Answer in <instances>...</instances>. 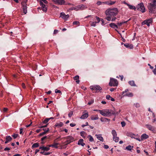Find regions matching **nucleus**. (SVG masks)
Returning <instances> with one entry per match:
<instances>
[{"instance_id":"nucleus-55","label":"nucleus","mask_w":156,"mask_h":156,"mask_svg":"<svg viewBox=\"0 0 156 156\" xmlns=\"http://www.w3.org/2000/svg\"><path fill=\"white\" fill-rule=\"evenodd\" d=\"M155 69H154V70H153V72L154 73V74H156V65H155Z\"/></svg>"},{"instance_id":"nucleus-32","label":"nucleus","mask_w":156,"mask_h":156,"mask_svg":"<svg viewBox=\"0 0 156 156\" xmlns=\"http://www.w3.org/2000/svg\"><path fill=\"white\" fill-rule=\"evenodd\" d=\"M130 20V19L129 20H128L126 21H122V22L118 23H117V25L118 26H121L123 23H127L129 20Z\"/></svg>"},{"instance_id":"nucleus-53","label":"nucleus","mask_w":156,"mask_h":156,"mask_svg":"<svg viewBox=\"0 0 156 156\" xmlns=\"http://www.w3.org/2000/svg\"><path fill=\"white\" fill-rule=\"evenodd\" d=\"M98 139L102 141H103L104 140L103 137H97Z\"/></svg>"},{"instance_id":"nucleus-60","label":"nucleus","mask_w":156,"mask_h":156,"mask_svg":"<svg viewBox=\"0 0 156 156\" xmlns=\"http://www.w3.org/2000/svg\"><path fill=\"white\" fill-rule=\"evenodd\" d=\"M10 150V148H8V147H5L4 148V150L5 151H9V150Z\"/></svg>"},{"instance_id":"nucleus-18","label":"nucleus","mask_w":156,"mask_h":156,"mask_svg":"<svg viewBox=\"0 0 156 156\" xmlns=\"http://www.w3.org/2000/svg\"><path fill=\"white\" fill-rule=\"evenodd\" d=\"M43 5H40V6L41 7V8L42 9V10L44 12H46L47 9L46 7V5L44 4H43Z\"/></svg>"},{"instance_id":"nucleus-50","label":"nucleus","mask_w":156,"mask_h":156,"mask_svg":"<svg viewBox=\"0 0 156 156\" xmlns=\"http://www.w3.org/2000/svg\"><path fill=\"white\" fill-rule=\"evenodd\" d=\"M121 123L122 125V126L123 127L125 126L126 125V123L124 121L122 122Z\"/></svg>"},{"instance_id":"nucleus-6","label":"nucleus","mask_w":156,"mask_h":156,"mask_svg":"<svg viewBox=\"0 0 156 156\" xmlns=\"http://www.w3.org/2000/svg\"><path fill=\"white\" fill-rule=\"evenodd\" d=\"M90 88L92 90H95L97 92L99 91L102 89V88L98 85H94L90 86Z\"/></svg>"},{"instance_id":"nucleus-40","label":"nucleus","mask_w":156,"mask_h":156,"mask_svg":"<svg viewBox=\"0 0 156 156\" xmlns=\"http://www.w3.org/2000/svg\"><path fill=\"white\" fill-rule=\"evenodd\" d=\"M105 2H101L100 1H98L97 3V4L98 5H100L102 4H105Z\"/></svg>"},{"instance_id":"nucleus-11","label":"nucleus","mask_w":156,"mask_h":156,"mask_svg":"<svg viewBox=\"0 0 156 156\" xmlns=\"http://www.w3.org/2000/svg\"><path fill=\"white\" fill-rule=\"evenodd\" d=\"M56 4H58L60 5H62L64 3L65 1L64 0H52Z\"/></svg>"},{"instance_id":"nucleus-20","label":"nucleus","mask_w":156,"mask_h":156,"mask_svg":"<svg viewBox=\"0 0 156 156\" xmlns=\"http://www.w3.org/2000/svg\"><path fill=\"white\" fill-rule=\"evenodd\" d=\"M124 45L127 48H129V49H132L133 48V45L131 44H124Z\"/></svg>"},{"instance_id":"nucleus-64","label":"nucleus","mask_w":156,"mask_h":156,"mask_svg":"<svg viewBox=\"0 0 156 156\" xmlns=\"http://www.w3.org/2000/svg\"><path fill=\"white\" fill-rule=\"evenodd\" d=\"M70 125L71 127H74L75 126L76 124H75L72 123H70Z\"/></svg>"},{"instance_id":"nucleus-52","label":"nucleus","mask_w":156,"mask_h":156,"mask_svg":"<svg viewBox=\"0 0 156 156\" xmlns=\"http://www.w3.org/2000/svg\"><path fill=\"white\" fill-rule=\"evenodd\" d=\"M111 97L110 96L108 95H107L106 96V98L108 100H110Z\"/></svg>"},{"instance_id":"nucleus-35","label":"nucleus","mask_w":156,"mask_h":156,"mask_svg":"<svg viewBox=\"0 0 156 156\" xmlns=\"http://www.w3.org/2000/svg\"><path fill=\"white\" fill-rule=\"evenodd\" d=\"M126 136H135V134L131 132H128L127 133Z\"/></svg>"},{"instance_id":"nucleus-43","label":"nucleus","mask_w":156,"mask_h":156,"mask_svg":"<svg viewBox=\"0 0 156 156\" xmlns=\"http://www.w3.org/2000/svg\"><path fill=\"white\" fill-rule=\"evenodd\" d=\"M73 24L74 25H79V22L77 21H75L73 22Z\"/></svg>"},{"instance_id":"nucleus-54","label":"nucleus","mask_w":156,"mask_h":156,"mask_svg":"<svg viewBox=\"0 0 156 156\" xmlns=\"http://www.w3.org/2000/svg\"><path fill=\"white\" fill-rule=\"evenodd\" d=\"M80 10L79 9V5L75 7V10L78 11V10Z\"/></svg>"},{"instance_id":"nucleus-5","label":"nucleus","mask_w":156,"mask_h":156,"mask_svg":"<svg viewBox=\"0 0 156 156\" xmlns=\"http://www.w3.org/2000/svg\"><path fill=\"white\" fill-rule=\"evenodd\" d=\"M136 9L139 11H141L142 12H145V9L143 3H141L138 4L136 7Z\"/></svg>"},{"instance_id":"nucleus-9","label":"nucleus","mask_w":156,"mask_h":156,"mask_svg":"<svg viewBox=\"0 0 156 156\" xmlns=\"http://www.w3.org/2000/svg\"><path fill=\"white\" fill-rule=\"evenodd\" d=\"M60 16L64 20H67L69 18V16L68 14L66 15L64 12H61L60 13Z\"/></svg>"},{"instance_id":"nucleus-45","label":"nucleus","mask_w":156,"mask_h":156,"mask_svg":"<svg viewBox=\"0 0 156 156\" xmlns=\"http://www.w3.org/2000/svg\"><path fill=\"white\" fill-rule=\"evenodd\" d=\"M94 102V100H91L90 101H89L88 102V104L89 105H90L92 104Z\"/></svg>"},{"instance_id":"nucleus-24","label":"nucleus","mask_w":156,"mask_h":156,"mask_svg":"<svg viewBox=\"0 0 156 156\" xmlns=\"http://www.w3.org/2000/svg\"><path fill=\"white\" fill-rule=\"evenodd\" d=\"M100 120L102 122H105L107 121L109 122L110 120L109 119L103 117L101 118Z\"/></svg>"},{"instance_id":"nucleus-28","label":"nucleus","mask_w":156,"mask_h":156,"mask_svg":"<svg viewBox=\"0 0 156 156\" xmlns=\"http://www.w3.org/2000/svg\"><path fill=\"white\" fill-rule=\"evenodd\" d=\"M40 5H43V4L44 3L45 4L48 3V2L46 0H39Z\"/></svg>"},{"instance_id":"nucleus-10","label":"nucleus","mask_w":156,"mask_h":156,"mask_svg":"<svg viewBox=\"0 0 156 156\" xmlns=\"http://www.w3.org/2000/svg\"><path fill=\"white\" fill-rule=\"evenodd\" d=\"M59 137L57 138L55 140V143L54 144H52L49 145V147H53L55 148H58V147L57 145L59 144L58 143H56L57 142V140H59Z\"/></svg>"},{"instance_id":"nucleus-58","label":"nucleus","mask_w":156,"mask_h":156,"mask_svg":"<svg viewBox=\"0 0 156 156\" xmlns=\"http://www.w3.org/2000/svg\"><path fill=\"white\" fill-rule=\"evenodd\" d=\"M104 147L105 148L107 149L109 148V146L108 145H104Z\"/></svg>"},{"instance_id":"nucleus-8","label":"nucleus","mask_w":156,"mask_h":156,"mask_svg":"<svg viewBox=\"0 0 156 156\" xmlns=\"http://www.w3.org/2000/svg\"><path fill=\"white\" fill-rule=\"evenodd\" d=\"M147 128L149 130L152 131L154 133L156 132V128L152 126L149 125H146Z\"/></svg>"},{"instance_id":"nucleus-12","label":"nucleus","mask_w":156,"mask_h":156,"mask_svg":"<svg viewBox=\"0 0 156 156\" xmlns=\"http://www.w3.org/2000/svg\"><path fill=\"white\" fill-rule=\"evenodd\" d=\"M27 8L26 3H24L23 5L22 8L23 10V12L25 14H26L27 12Z\"/></svg>"},{"instance_id":"nucleus-51","label":"nucleus","mask_w":156,"mask_h":156,"mask_svg":"<svg viewBox=\"0 0 156 156\" xmlns=\"http://www.w3.org/2000/svg\"><path fill=\"white\" fill-rule=\"evenodd\" d=\"M134 105L136 108H138L140 107V105L138 103L134 104Z\"/></svg>"},{"instance_id":"nucleus-41","label":"nucleus","mask_w":156,"mask_h":156,"mask_svg":"<svg viewBox=\"0 0 156 156\" xmlns=\"http://www.w3.org/2000/svg\"><path fill=\"white\" fill-rule=\"evenodd\" d=\"M107 17H106L105 19L108 20L110 21L111 20V18L112 17V16H107Z\"/></svg>"},{"instance_id":"nucleus-38","label":"nucleus","mask_w":156,"mask_h":156,"mask_svg":"<svg viewBox=\"0 0 156 156\" xmlns=\"http://www.w3.org/2000/svg\"><path fill=\"white\" fill-rule=\"evenodd\" d=\"M113 140L115 142H118L119 140V137H113Z\"/></svg>"},{"instance_id":"nucleus-49","label":"nucleus","mask_w":156,"mask_h":156,"mask_svg":"<svg viewBox=\"0 0 156 156\" xmlns=\"http://www.w3.org/2000/svg\"><path fill=\"white\" fill-rule=\"evenodd\" d=\"M55 93H61V91L59 90H58L57 89H56L55 90Z\"/></svg>"},{"instance_id":"nucleus-37","label":"nucleus","mask_w":156,"mask_h":156,"mask_svg":"<svg viewBox=\"0 0 156 156\" xmlns=\"http://www.w3.org/2000/svg\"><path fill=\"white\" fill-rule=\"evenodd\" d=\"M90 25L91 26L95 27L96 26V23H97L96 22H92L90 21Z\"/></svg>"},{"instance_id":"nucleus-14","label":"nucleus","mask_w":156,"mask_h":156,"mask_svg":"<svg viewBox=\"0 0 156 156\" xmlns=\"http://www.w3.org/2000/svg\"><path fill=\"white\" fill-rule=\"evenodd\" d=\"M50 147H49V145H48V147L42 146L40 147L39 148L44 151H48L50 150Z\"/></svg>"},{"instance_id":"nucleus-21","label":"nucleus","mask_w":156,"mask_h":156,"mask_svg":"<svg viewBox=\"0 0 156 156\" xmlns=\"http://www.w3.org/2000/svg\"><path fill=\"white\" fill-rule=\"evenodd\" d=\"M63 124L62 122H57L55 124V127H56L58 128H59V127L62 126Z\"/></svg>"},{"instance_id":"nucleus-16","label":"nucleus","mask_w":156,"mask_h":156,"mask_svg":"<svg viewBox=\"0 0 156 156\" xmlns=\"http://www.w3.org/2000/svg\"><path fill=\"white\" fill-rule=\"evenodd\" d=\"M136 140L139 141H142L144 139H146L148 137H133Z\"/></svg>"},{"instance_id":"nucleus-47","label":"nucleus","mask_w":156,"mask_h":156,"mask_svg":"<svg viewBox=\"0 0 156 156\" xmlns=\"http://www.w3.org/2000/svg\"><path fill=\"white\" fill-rule=\"evenodd\" d=\"M46 137H43L41 139V143L42 144H43L44 143V140L46 139Z\"/></svg>"},{"instance_id":"nucleus-59","label":"nucleus","mask_w":156,"mask_h":156,"mask_svg":"<svg viewBox=\"0 0 156 156\" xmlns=\"http://www.w3.org/2000/svg\"><path fill=\"white\" fill-rule=\"evenodd\" d=\"M128 91V89H126L124 91L122 92V94L123 95H124V94H125V93H126V92H127Z\"/></svg>"},{"instance_id":"nucleus-44","label":"nucleus","mask_w":156,"mask_h":156,"mask_svg":"<svg viewBox=\"0 0 156 156\" xmlns=\"http://www.w3.org/2000/svg\"><path fill=\"white\" fill-rule=\"evenodd\" d=\"M80 135L82 136H83L86 135V133L84 131H82L80 133Z\"/></svg>"},{"instance_id":"nucleus-30","label":"nucleus","mask_w":156,"mask_h":156,"mask_svg":"<svg viewBox=\"0 0 156 156\" xmlns=\"http://www.w3.org/2000/svg\"><path fill=\"white\" fill-rule=\"evenodd\" d=\"M12 139L11 137H6L5 140L6 141L5 142V144H7L9 142H10L11 140Z\"/></svg>"},{"instance_id":"nucleus-26","label":"nucleus","mask_w":156,"mask_h":156,"mask_svg":"<svg viewBox=\"0 0 156 156\" xmlns=\"http://www.w3.org/2000/svg\"><path fill=\"white\" fill-rule=\"evenodd\" d=\"M79 5L80 10H83L87 8V7L83 4Z\"/></svg>"},{"instance_id":"nucleus-1","label":"nucleus","mask_w":156,"mask_h":156,"mask_svg":"<svg viewBox=\"0 0 156 156\" xmlns=\"http://www.w3.org/2000/svg\"><path fill=\"white\" fill-rule=\"evenodd\" d=\"M151 2L148 3V7L150 12L156 13V0H150Z\"/></svg>"},{"instance_id":"nucleus-62","label":"nucleus","mask_w":156,"mask_h":156,"mask_svg":"<svg viewBox=\"0 0 156 156\" xmlns=\"http://www.w3.org/2000/svg\"><path fill=\"white\" fill-rule=\"evenodd\" d=\"M18 134L14 133L12 135V136H18Z\"/></svg>"},{"instance_id":"nucleus-36","label":"nucleus","mask_w":156,"mask_h":156,"mask_svg":"<svg viewBox=\"0 0 156 156\" xmlns=\"http://www.w3.org/2000/svg\"><path fill=\"white\" fill-rule=\"evenodd\" d=\"M112 133L113 136H117L116 132L115 130H112Z\"/></svg>"},{"instance_id":"nucleus-33","label":"nucleus","mask_w":156,"mask_h":156,"mask_svg":"<svg viewBox=\"0 0 156 156\" xmlns=\"http://www.w3.org/2000/svg\"><path fill=\"white\" fill-rule=\"evenodd\" d=\"M39 146V144L38 143H35L32 146V148H36L38 147Z\"/></svg>"},{"instance_id":"nucleus-27","label":"nucleus","mask_w":156,"mask_h":156,"mask_svg":"<svg viewBox=\"0 0 156 156\" xmlns=\"http://www.w3.org/2000/svg\"><path fill=\"white\" fill-rule=\"evenodd\" d=\"M127 5L129 7V8L130 9H134V10H135L136 9V8L134 6L130 5L129 4H127Z\"/></svg>"},{"instance_id":"nucleus-57","label":"nucleus","mask_w":156,"mask_h":156,"mask_svg":"<svg viewBox=\"0 0 156 156\" xmlns=\"http://www.w3.org/2000/svg\"><path fill=\"white\" fill-rule=\"evenodd\" d=\"M23 128H20V134H22L23 133Z\"/></svg>"},{"instance_id":"nucleus-15","label":"nucleus","mask_w":156,"mask_h":156,"mask_svg":"<svg viewBox=\"0 0 156 156\" xmlns=\"http://www.w3.org/2000/svg\"><path fill=\"white\" fill-rule=\"evenodd\" d=\"M49 129V128H46L45 129H43V130H44V131L42 133H41L39 135L41 136L44 135L48 131Z\"/></svg>"},{"instance_id":"nucleus-22","label":"nucleus","mask_w":156,"mask_h":156,"mask_svg":"<svg viewBox=\"0 0 156 156\" xmlns=\"http://www.w3.org/2000/svg\"><path fill=\"white\" fill-rule=\"evenodd\" d=\"M79 79V76L78 75H76L73 77L74 80H76V82L77 83H80Z\"/></svg>"},{"instance_id":"nucleus-34","label":"nucleus","mask_w":156,"mask_h":156,"mask_svg":"<svg viewBox=\"0 0 156 156\" xmlns=\"http://www.w3.org/2000/svg\"><path fill=\"white\" fill-rule=\"evenodd\" d=\"M123 95V96H127L129 97H131L133 96V94L132 93H129L126 94H124Z\"/></svg>"},{"instance_id":"nucleus-46","label":"nucleus","mask_w":156,"mask_h":156,"mask_svg":"<svg viewBox=\"0 0 156 156\" xmlns=\"http://www.w3.org/2000/svg\"><path fill=\"white\" fill-rule=\"evenodd\" d=\"M96 20H97V22H96L97 23H99L100 21V19L99 17H98V16H96Z\"/></svg>"},{"instance_id":"nucleus-31","label":"nucleus","mask_w":156,"mask_h":156,"mask_svg":"<svg viewBox=\"0 0 156 156\" xmlns=\"http://www.w3.org/2000/svg\"><path fill=\"white\" fill-rule=\"evenodd\" d=\"M115 2L110 1V2H105V4L109 5H113Z\"/></svg>"},{"instance_id":"nucleus-17","label":"nucleus","mask_w":156,"mask_h":156,"mask_svg":"<svg viewBox=\"0 0 156 156\" xmlns=\"http://www.w3.org/2000/svg\"><path fill=\"white\" fill-rule=\"evenodd\" d=\"M83 139H80L79 140L77 144L79 145H81L83 147L85 145V144L83 142Z\"/></svg>"},{"instance_id":"nucleus-39","label":"nucleus","mask_w":156,"mask_h":156,"mask_svg":"<svg viewBox=\"0 0 156 156\" xmlns=\"http://www.w3.org/2000/svg\"><path fill=\"white\" fill-rule=\"evenodd\" d=\"M49 120L48 118H46L43 122L42 123L44 124H46L48 122Z\"/></svg>"},{"instance_id":"nucleus-3","label":"nucleus","mask_w":156,"mask_h":156,"mask_svg":"<svg viewBox=\"0 0 156 156\" xmlns=\"http://www.w3.org/2000/svg\"><path fill=\"white\" fill-rule=\"evenodd\" d=\"M118 12V11L117 8H113L108 9L105 11V13L106 16L113 17L116 16Z\"/></svg>"},{"instance_id":"nucleus-19","label":"nucleus","mask_w":156,"mask_h":156,"mask_svg":"<svg viewBox=\"0 0 156 156\" xmlns=\"http://www.w3.org/2000/svg\"><path fill=\"white\" fill-rule=\"evenodd\" d=\"M91 119L92 120H96L99 119V117L98 115H92L91 117Z\"/></svg>"},{"instance_id":"nucleus-42","label":"nucleus","mask_w":156,"mask_h":156,"mask_svg":"<svg viewBox=\"0 0 156 156\" xmlns=\"http://www.w3.org/2000/svg\"><path fill=\"white\" fill-rule=\"evenodd\" d=\"M42 154L45 155H48L50 154L51 153V152H42Z\"/></svg>"},{"instance_id":"nucleus-4","label":"nucleus","mask_w":156,"mask_h":156,"mask_svg":"<svg viewBox=\"0 0 156 156\" xmlns=\"http://www.w3.org/2000/svg\"><path fill=\"white\" fill-rule=\"evenodd\" d=\"M118 83L117 80L113 78H111L110 82L109 83V85L110 86H117Z\"/></svg>"},{"instance_id":"nucleus-63","label":"nucleus","mask_w":156,"mask_h":156,"mask_svg":"<svg viewBox=\"0 0 156 156\" xmlns=\"http://www.w3.org/2000/svg\"><path fill=\"white\" fill-rule=\"evenodd\" d=\"M22 86L23 88H26V86L25 85V84L24 83H23L22 84Z\"/></svg>"},{"instance_id":"nucleus-13","label":"nucleus","mask_w":156,"mask_h":156,"mask_svg":"<svg viewBox=\"0 0 156 156\" xmlns=\"http://www.w3.org/2000/svg\"><path fill=\"white\" fill-rule=\"evenodd\" d=\"M88 116V112L86 113H83L80 118L82 119H87Z\"/></svg>"},{"instance_id":"nucleus-2","label":"nucleus","mask_w":156,"mask_h":156,"mask_svg":"<svg viewBox=\"0 0 156 156\" xmlns=\"http://www.w3.org/2000/svg\"><path fill=\"white\" fill-rule=\"evenodd\" d=\"M99 113L103 116H111L112 115H116L120 112V110H119V112H114L112 111L111 110L108 109H105L99 111Z\"/></svg>"},{"instance_id":"nucleus-48","label":"nucleus","mask_w":156,"mask_h":156,"mask_svg":"<svg viewBox=\"0 0 156 156\" xmlns=\"http://www.w3.org/2000/svg\"><path fill=\"white\" fill-rule=\"evenodd\" d=\"M73 115V112L72 111L70 112L68 114V116L70 118L71 116Z\"/></svg>"},{"instance_id":"nucleus-7","label":"nucleus","mask_w":156,"mask_h":156,"mask_svg":"<svg viewBox=\"0 0 156 156\" xmlns=\"http://www.w3.org/2000/svg\"><path fill=\"white\" fill-rule=\"evenodd\" d=\"M152 23V19L150 18L148 20H146L143 21L142 23V24L143 25L146 24L147 26H149L150 25V24Z\"/></svg>"},{"instance_id":"nucleus-61","label":"nucleus","mask_w":156,"mask_h":156,"mask_svg":"<svg viewBox=\"0 0 156 156\" xmlns=\"http://www.w3.org/2000/svg\"><path fill=\"white\" fill-rule=\"evenodd\" d=\"M141 136H149V135H147L145 133H144L141 135Z\"/></svg>"},{"instance_id":"nucleus-29","label":"nucleus","mask_w":156,"mask_h":156,"mask_svg":"<svg viewBox=\"0 0 156 156\" xmlns=\"http://www.w3.org/2000/svg\"><path fill=\"white\" fill-rule=\"evenodd\" d=\"M133 146H131L130 145H129L128 146L126 147V149L128 151H131V150L133 148Z\"/></svg>"},{"instance_id":"nucleus-23","label":"nucleus","mask_w":156,"mask_h":156,"mask_svg":"<svg viewBox=\"0 0 156 156\" xmlns=\"http://www.w3.org/2000/svg\"><path fill=\"white\" fill-rule=\"evenodd\" d=\"M109 25L111 27L113 28H118V26L115 24L114 23H111Z\"/></svg>"},{"instance_id":"nucleus-56","label":"nucleus","mask_w":156,"mask_h":156,"mask_svg":"<svg viewBox=\"0 0 156 156\" xmlns=\"http://www.w3.org/2000/svg\"><path fill=\"white\" fill-rule=\"evenodd\" d=\"M58 32V30H55L54 31L53 34H57Z\"/></svg>"},{"instance_id":"nucleus-25","label":"nucleus","mask_w":156,"mask_h":156,"mask_svg":"<svg viewBox=\"0 0 156 156\" xmlns=\"http://www.w3.org/2000/svg\"><path fill=\"white\" fill-rule=\"evenodd\" d=\"M128 83L129 84L132 86H136V85L134 81L133 80L129 81Z\"/></svg>"}]
</instances>
